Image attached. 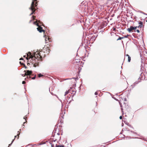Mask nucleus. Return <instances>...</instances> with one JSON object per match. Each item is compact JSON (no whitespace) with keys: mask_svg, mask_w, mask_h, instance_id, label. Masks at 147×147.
Wrapping results in <instances>:
<instances>
[{"mask_svg":"<svg viewBox=\"0 0 147 147\" xmlns=\"http://www.w3.org/2000/svg\"><path fill=\"white\" fill-rule=\"evenodd\" d=\"M37 0H33V1H32L31 5V7L29 8V9L32 11V12L30 15V16H31L32 14H34L35 12V7L37 6L36 5V4L37 3V2H36L35 4L34 1H36Z\"/></svg>","mask_w":147,"mask_h":147,"instance_id":"1","label":"nucleus"},{"mask_svg":"<svg viewBox=\"0 0 147 147\" xmlns=\"http://www.w3.org/2000/svg\"><path fill=\"white\" fill-rule=\"evenodd\" d=\"M27 56L28 57H29V58L28 59H26L28 60H29V59H31V60H32V61L31 60V63L33 64L34 63V62L33 61V59H35L36 58L35 56H34L33 54H32L30 52H28V53L27 54Z\"/></svg>","mask_w":147,"mask_h":147,"instance_id":"2","label":"nucleus"},{"mask_svg":"<svg viewBox=\"0 0 147 147\" xmlns=\"http://www.w3.org/2000/svg\"><path fill=\"white\" fill-rule=\"evenodd\" d=\"M24 72H25L24 74H22V76H25L27 75V77H28V76L30 78V75L32 74V71H29V70H26V71L24 70Z\"/></svg>","mask_w":147,"mask_h":147,"instance_id":"3","label":"nucleus"},{"mask_svg":"<svg viewBox=\"0 0 147 147\" xmlns=\"http://www.w3.org/2000/svg\"><path fill=\"white\" fill-rule=\"evenodd\" d=\"M42 23L41 24H40V25H39L38 24H36V26H38V27L37 28V29L38 31L40 32H45L44 30H43L42 29V27L41 26V25H42Z\"/></svg>","mask_w":147,"mask_h":147,"instance_id":"4","label":"nucleus"},{"mask_svg":"<svg viewBox=\"0 0 147 147\" xmlns=\"http://www.w3.org/2000/svg\"><path fill=\"white\" fill-rule=\"evenodd\" d=\"M141 82V79L140 78V77H139L138 79V80L137 81H136L135 82H134V84L132 85V86H133V87H135V86L138 84L139 82Z\"/></svg>","mask_w":147,"mask_h":147,"instance_id":"5","label":"nucleus"},{"mask_svg":"<svg viewBox=\"0 0 147 147\" xmlns=\"http://www.w3.org/2000/svg\"><path fill=\"white\" fill-rule=\"evenodd\" d=\"M42 24V22L40 20H36V21L34 22L33 24H34L36 25V24Z\"/></svg>","mask_w":147,"mask_h":147,"instance_id":"6","label":"nucleus"},{"mask_svg":"<svg viewBox=\"0 0 147 147\" xmlns=\"http://www.w3.org/2000/svg\"><path fill=\"white\" fill-rule=\"evenodd\" d=\"M133 30H134V28L132 26H131L129 28L127 29V30L129 32Z\"/></svg>","mask_w":147,"mask_h":147,"instance_id":"7","label":"nucleus"},{"mask_svg":"<svg viewBox=\"0 0 147 147\" xmlns=\"http://www.w3.org/2000/svg\"><path fill=\"white\" fill-rule=\"evenodd\" d=\"M138 24H140L139 25H141L142 27L143 26V23L142 21H140L138 22Z\"/></svg>","mask_w":147,"mask_h":147,"instance_id":"8","label":"nucleus"},{"mask_svg":"<svg viewBox=\"0 0 147 147\" xmlns=\"http://www.w3.org/2000/svg\"><path fill=\"white\" fill-rule=\"evenodd\" d=\"M55 147H64L63 145H57L56 144L55 145Z\"/></svg>","mask_w":147,"mask_h":147,"instance_id":"9","label":"nucleus"},{"mask_svg":"<svg viewBox=\"0 0 147 147\" xmlns=\"http://www.w3.org/2000/svg\"><path fill=\"white\" fill-rule=\"evenodd\" d=\"M69 90L66 91L65 93L64 96H65V95L67 94H68L69 93Z\"/></svg>","mask_w":147,"mask_h":147,"instance_id":"10","label":"nucleus"},{"mask_svg":"<svg viewBox=\"0 0 147 147\" xmlns=\"http://www.w3.org/2000/svg\"><path fill=\"white\" fill-rule=\"evenodd\" d=\"M131 61V57L129 56H128V62H130Z\"/></svg>","mask_w":147,"mask_h":147,"instance_id":"11","label":"nucleus"},{"mask_svg":"<svg viewBox=\"0 0 147 147\" xmlns=\"http://www.w3.org/2000/svg\"><path fill=\"white\" fill-rule=\"evenodd\" d=\"M123 37H119V38L117 39V40H121V39H123Z\"/></svg>","mask_w":147,"mask_h":147,"instance_id":"12","label":"nucleus"},{"mask_svg":"<svg viewBox=\"0 0 147 147\" xmlns=\"http://www.w3.org/2000/svg\"><path fill=\"white\" fill-rule=\"evenodd\" d=\"M43 75H42L41 74H39L38 75V77L39 78L41 77L42 76H43Z\"/></svg>","mask_w":147,"mask_h":147,"instance_id":"13","label":"nucleus"},{"mask_svg":"<svg viewBox=\"0 0 147 147\" xmlns=\"http://www.w3.org/2000/svg\"><path fill=\"white\" fill-rule=\"evenodd\" d=\"M14 139L13 140H12V142H11V144H9V146H10L11 145V144H12V143H13V141H14Z\"/></svg>","mask_w":147,"mask_h":147,"instance_id":"14","label":"nucleus"},{"mask_svg":"<svg viewBox=\"0 0 147 147\" xmlns=\"http://www.w3.org/2000/svg\"><path fill=\"white\" fill-rule=\"evenodd\" d=\"M129 36V35L127 34V35L124 36V37H123V38H127L128 37V36Z\"/></svg>","mask_w":147,"mask_h":147,"instance_id":"15","label":"nucleus"},{"mask_svg":"<svg viewBox=\"0 0 147 147\" xmlns=\"http://www.w3.org/2000/svg\"><path fill=\"white\" fill-rule=\"evenodd\" d=\"M136 31L138 33H139L140 32L139 30H136L134 31L135 32Z\"/></svg>","mask_w":147,"mask_h":147,"instance_id":"16","label":"nucleus"},{"mask_svg":"<svg viewBox=\"0 0 147 147\" xmlns=\"http://www.w3.org/2000/svg\"><path fill=\"white\" fill-rule=\"evenodd\" d=\"M36 77V75H35L32 78V80H34L35 79Z\"/></svg>","mask_w":147,"mask_h":147,"instance_id":"17","label":"nucleus"},{"mask_svg":"<svg viewBox=\"0 0 147 147\" xmlns=\"http://www.w3.org/2000/svg\"><path fill=\"white\" fill-rule=\"evenodd\" d=\"M140 12L141 13H142L143 14H144L147 15V14H146V13H144L142 11H140Z\"/></svg>","mask_w":147,"mask_h":147,"instance_id":"18","label":"nucleus"},{"mask_svg":"<svg viewBox=\"0 0 147 147\" xmlns=\"http://www.w3.org/2000/svg\"><path fill=\"white\" fill-rule=\"evenodd\" d=\"M112 98L114 99L115 100H116V101H118V100L117 99H116L115 97H113Z\"/></svg>","mask_w":147,"mask_h":147,"instance_id":"19","label":"nucleus"},{"mask_svg":"<svg viewBox=\"0 0 147 147\" xmlns=\"http://www.w3.org/2000/svg\"><path fill=\"white\" fill-rule=\"evenodd\" d=\"M55 95V96H56L57 97V98L58 99H59V100H60V101L61 102H61V100H60V99H59V98L56 95Z\"/></svg>","mask_w":147,"mask_h":147,"instance_id":"20","label":"nucleus"},{"mask_svg":"<svg viewBox=\"0 0 147 147\" xmlns=\"http://www.w3.org/2000/svg\"><path fill=\"white\" fill-rule=\"evenodd\" d=\"M55 95V96H56L57 97V98L58 99H59V100H60V101L61 102H61V100H60V99H59V98L56 95Z\"/></svg>","mask_w":147,"mask_h":147,"instance_id":"21","label":"nucleus"},{"mask_svg":"<svg viewBox=\"0 0 147 147\" xmlns=\"http://www.w3.org/2000/svg\"><path fill=\"white\" fill-rule=\"evenodd\" d=\"M137 26L133 27L134 29V30L136 29L137 28Z\"/></svg>","mask_w":147,"mask_h":147,"instance_id":"22","label":"nucleus"},{"mask_svg":"<svg viewBox=\"0 0 147 147\" xmlns=\"http://www.w3.org/2000/svg\"><path fill=\"white\" fill-rule=\"evenodd\" d=\"M138 28H142V26H141V25H139L138 26H137V27Z\"/></svg>","mask_w":147,"mask_h":147,"instance_id":"23","label":"nucleus"},{"mask_svg":"<svg viewBox=\"0 0 147 147\" xmlns=\"http://www.w3.org/2000/svg\"><path fill=\"white\" fill-rule=\"evenodd\" d=\"M25 83H26V82L25 81H23L22 82V84H24Z\"/></svg>","mask_w":147,"mask_h":147,"instance_id":"24","label":"nucleus"},{"mask_svg":"<svg viewBox=\"0 0 147 147\" xmlns=\"http://www.w3.org/2000/svg\"><path fill=\"white\" fill-rule=\"evenodd\" d=\"M94 94L95 95H97L98 94V93L96 92H95Z\"/></svg>","mask_w":147,"mask_h":147,"instance_id":"25","label":"nucleus"},{"mask_svg":"<svg viewBox=\"0 0 147 147\" xmlns=\"http://www.w3.org/2000/svg\"><path fill=\"white\" fill-rule=\"evenodd\" d=\"M75 78H70V79H66L65 80H69V79H75Z\"/></svg>","mask_w":147,"mask_h":147,"instance_id":"26","label":"nucleus"},{"mask_svg":"<svg viewBox=\"0 0 147 147\" xmlns=\"http://www.w3.org/2000/svg\"><path fill=\"white\" fill-rule=\"evenodd\" d=\"M119 118L120 119H122V116H120L119 117Z\"/></svg>","mask_w":147,"mask_h":147,"instance_id":"27","label":"nucleus"},{"mask_svg":"<svg viewBox=\"0 0 147 147\" xmlns=\"http://www.w3.org/2000/svg\"><path fill=\"white\" fill-rule=\"evenodd\" d=\"M32 18H33V19L34 20H35V17H34V16H32Z\"/></svg>","mask_w":147,"mask_h":147,"instance_id":"28","label":"nucleus"},{"mask_svg":"<svg viewBox=\"0 0 147 147\" xmlns=\"http://www.w3.org/2000/svg\"><path fill=\"white\" fill-rule=\"evenodd\" d=\"M36 64H34V67H36Z\"/></svg>","mask_w":147,"mask_h":147,"instance_id":"29","label":"nucleus"},{"mask_svg":"<svg viewBox=\"0 0 147 147\" xmlns=\"http://www.w3.org/2000/svg\"><path fill=\"white\" fill-rule=\"evenodd\" d=\"M22 127H23V128H24V125H22Z\"/></svg>","mask_w":147,"mask_h":147,"instance_id":"30","label":"nucleus"},{"mask_svg":"<svg viewBox=\"0 0 147 147\" xmlns=\"http://www.w3.org/2000/svg\"><path fill=\"white\" fill-rule=\"evenodd\" d=\"M38 54L39 56H40V53H38Z\"/></svg>","mask_w":147,"mask_h":147,"instance_id":"31","label":"nucleus"},{"mask_svg":"<svg viewBox=\"0 0 147 147\" xmlns=\"http://www.w3.org/2000/svg\"><path fill=\"white\" fill-rule=\"evenodd\" d=\"M23 58H20V60H23Z\"/></svg>","mask_w":147,"mask_h":147,"instance_id":"32","label":"nucleus"},{"mask_svg":"<svg viewBox=\"0 0 147 147\" xmlns=\"http://www.w3.org/2000/svg\"><path fill=\"white\" fill-rule=\"evenodd\" d=\"M45 40L46 41H47V37L45 38Z\"/></svg>","mask_w":147,"mask_h":147,"instance_id":"33","label":"nucleus"},{"mask_svg":"<svg viewBox=\"0 0 147 147\" xmlns=\"http://www.w3.org/2000/svg\"><path fill=\"white\" fill-rule=\"evenodd\" d=\"M32 20H30L29 23H30L31 22H32Z\"/></svg>","mask_w":147,"mask_h":147,"instance_id":"34","label":"nucleus"},{"mask_svg":"<svg viewBox=\"0 0 147 147\" xmlns=\"http://www.w3.org/2000/svg\"><path fill=\"white\" fill-rule=\"evenodd\" d=\"M126 56H127V57H128V56H129V55H128V54H127Z\"/></svg>","mask_w":147,"mask_h":147,"instance_id":"35","label":"nucleus"},{"mask_svg":"<svg viewBox=\"0 0 147 147\" xmlns=\"http://www.w3.org/2000/svg\"><path fill=\"white\" fill-rule=\"evenodd\" d=\"M123 123H122V124L121 126H122V127H123Z\"/></svg>","mask_w":147,"mask_h":147,"instance_id":"36","label":"nucleus"},{"mask_svg":"<svg viewBox=\"0 0 147 147\" xmlns=\"http://www.w3.org/2000/svg\"><path fill=\"white\" fill-rule=\"evenodd\" d=\"M17 136H15V138H14V140L15 139V138L17 137Z\"/></svg>","mask_w":147,"mask_h":147,"instance_id":"37","label":"nucleus"},{"mask_svg":"<svg viewBox=\"0 0 147 147\" xmlns=\"http://www.w3.org/2000/svg\"><path fill=\"white\" fill-rule=\"evenodd\" d=\"M51 93L52 95H53L54 94L52 92H50Z\"/></svg>","mask_w":147,"mask_h":147,"instance_id":"38","label":"nucleus"},{"mask_svg":"<svg viewBox=\"0 0 147 147\" xmlns=\"http://www.w3.org/2000/svg\"><path fill=\"white\" fill-rule=\"evenodd\" d=\"M49 39H50V38H49L48 37L47 38V40H49Z\"/></svg>","mask_w":147,"mask_h":147,"instance_id":"39","label":"nucleus"},{"mask_svg":"<svg viewBox=\"0 0 147 147\" xmlns=\"http://www.w3.org/2000/svg\"><path fill=\"white\" fill-rule=\"evenodd\" d=\"M24 119H25L26 120V118H25V117H24Z\"/></svg>","mask_w":147,"mask_h":147,"instance_id":"40","label":"nucleus"},{"mask_svg":"<svg viewBox=\"0 0 147 147\" xmlns=\"http://www.w3.org/2000/svg\"><path fill=\"white\" fill-rule=\"evenodd\" d=\"M59 134H59V133H57V135H59Z\"/></svg>","mask_w":147,"mask_h":147,"instance_id":"41","label":"nucleus"},{"mask_svg":"<svg viewBox=\"0 0 147 147\" xmlns=\"http://www.w3.org/2000/svg\"><path fill=\"white\" fill-rule=\"evenodd\" d=\"M53 141H54V142H55L56 141V140H53Z\"/></svg>","mask_w":147,"mask_h":147,"instance_id":"42","label":"nucleus"},{"mask_svg":"<svg viewBox=\"0 0 147 147\" xmlns=\"http://www.w3.org/2000/svg\"><path fill=\"white\" fill-rule=\"evenodd\" d=\"M19 134H20V133H19ZM19 134H18V136H19Z\"/></svg>","mask_w":147,"mask_h":147,"instance_id":"43","label":"nucleus"},{"mask_svg":"<svg viewBox=\"0 0 147 147\" xmlns=\"http://www.w3.org/2000/svg\"><path fill=\"white\" fill-rule=\"evenodd\" d=\"M71 102V101L70 100V102H69V103H70V102Z\"/></svg>","mask_w":147,"mask_h":147,"instance_id":"44","label":"nucleus"},{"mask_svg":"<svg viewBox=\"0 0 147 147\" xmlns=\"http://www.w3.org/2000/svg\"><path fill=\"white\" fill-rule=\"evenodd\" d=\"M25 122H24V123H23L24 125V124H25Z\"/></svg>","mask_w":147,"mask_h":147,"instance_id":"45","label":"nucleus"},{"mask_svg":"<svg viewBox=\"0 0 147 147\" xmlns=\"http://www.w3.org/2000/svg\"><path fill=\"white\" fill-rule=\"evenodd\" d=\"M131 132H134L132 131H131Z\"/></svg>","mask_w":147,"mask_h":147,"instance_id":"46","label":"nucleus"},{"mask_svg":"<svg viewBox=\"0 0 147 147\" xmlns=\"http://www.w3.org/2000/svg\"><path fill=\"white\" fill-rule=\"evenodd\" d=\"M140 57H141V53H140Z\"/></svg>","mask_w":147,"mask_h":147,"instance_id":"47","label":"nucleus"},{"mask_svg":"<svg viewBox=\"0 0 147 147\" xmlns=\"http://www.w3.org/2000/svg\"><path fill=\"white\" fill-rule=\"evenodd\" d=\"M45 36H45V35H44V37H45Z\"/></svg>","mask_w":147,"mask_h":147,"instance_id":"48","label":"nucleus"},{"mask_svg":"<svg viewBox=\"0 0 147 147\" xmlns=\"http://www.w3.org/2000/svg\"><path fill=\"white\" fill-rule=\"evenodd\" d=\"M24 57H26V56H25V55H24Z\"/></svg>","mask_w":147,"mask_h":147,"instance_id":"49","label":"nucleus"},{"mask_svg":"<svg viewBox=\"0 0 147 147\" xmlns=\"http://www.w3.org/2000/svg\"><path fill=\"white\" fill-rule=\"evenodd\" d=\"M25 67L26 68H27V67L26 66H25Z\"/></svg>","mask_w":147,"mask_h":147,"instance_id":"50","label":"nucleus"},{"mask_svg":"<svg viewBox=\"0 0 147 147\" xmlns=\"http://www.w3.org/2000/svg\"><path fill=\"white\" fill-rule=\"evenodd\" d=\"M20 63L21 64V61H20Z\"/></svg>","mask_w":147,"mask_h":147,"instance_id":"51","label":"nucleus"},{"mask_svg":"<svg viewBox=\"0 0 147 147\" xmlns=\"http://www.w3.org/2000/svg\"><path fill=\"white\" fill-rule=\"evenodd\" d=\"M28 64H30V63H28Z\"/></svg>","mask_w":147,"mask_h":147,"instance_id":"52","label":"nucleus"},{"mask_svg":"<svg viewBox=\"0 0 147 147\" xmlns=\"http://www.w3.org/2000/svg\"><path fill=\"white\" fill-rule=\"evenodd\" d=\"M51 146H52V147H53V145H51Z\"/></svg>","mask_w":147,"mask_h":147,"instance_id":"53","label":"nucleus"},{"mask_svg":"<svg viewBox=\"0 0 147 147\" xmlns=\"http://www.w3.org/2000/svg\"><path fill=\"white\" fill-rule=\"evenodd\" d=\"M97 36H96L95 38L97 37Z\"/></svg>","mask_w":147,"mask_h":147,"instance_id":"54","label":"nucleus"},{"mask_svg":"<svg viewBox=\"0 0 147 147\" xmlns=\"http://www.w3.org/2000/svg\"><path fill=\"white\" fill-rule=\"evenodd\" d=\"M50 88H49V91H50Z\"/></svg>","mask_w":147,"mask_h":147,"instance_id":"55","label":"nucleus"},{"mask_svg":"<svg viewBox=\"0 0 147 147\" xmlns=\"http://www.w3.org/2000/svg\"><path fill=\"white\" fill-rule=\"evenodd\" d=\"M146 22H147V20L146 21Z\"/></svg>","mask_w":147,"mask_h":147,"instance_id":"56","label":"nucleus"}]
</instances>
